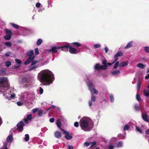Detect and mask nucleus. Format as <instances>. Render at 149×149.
<instances>
[{"label": "nucleus", "instance_id": "nucleus-1", "mask_svg": "<svg viewBox=\"0 0 149 149\" xmlns=\"http://www.w3.org/2000/svg\"><path fill=\"white\" fill-rule=\"evenodd\" d=\"M39 78L40 81L46 85L52 83L54 79L53 73L48 70L41 71L39 73Z\"/></svg>", "mask_w": 149, "mask_h": 149}, {"label": "nucleus", "instance_id": "nucleus-2", "mask_svg": "<svg viewBox=\"0 0 149 149\" xmlns=\"http://www.w3.org/2000/svg\"><path fill=\"white\" fill-rule=\"evenodd\" d=\"M91 122V120L88 118H85L81 120L80 125L82 129L85 131H90L91 127H89L88 125Z\"/></svg>", "mask_w": 149, "mask_h": 149}, {"label": "nucleus", "instance_id": "nucleus-3", "mask_svg": "<svg viewBox=\"0 0 149 149\" xmlns=\"http://www.w3.org/2000/svg\"><path fill=\"white\" fill-rule=\"evenodd\" d=\"M9 86L6 78L3 77H0V92L3 93L8 90Z\"/></svg>", "mask_w": 149, "mask_h": 149}, {"label": "nucleus", "instance_id": "nucleus-4", "mask_svg": "<svg viewBox=\"0 0 149 149\" xmlns=\"http://www.w3.org/2000/svg\"><path fill=\"white\" fill-rule=\"evenodd\" d=\"M102 64L103 65H101L99 63L96 64L94 66V69L98 71L100 70H105L108 67V65L111 66L112 64V63H107V60L105 58L102 61Z\"/></svg>", "mask_w": 149, "mask_h": 149}, {"label": "nucleus", "instance_id": "nucleus-5", "mask_svg": "<svg viewBox=\"0 0 149 149\" xmlns=\"http://www.w3.org/2000/svg\"><path fill=\"white\" fill-rule=\"evenodd\" d=\"M34 55V52L33 50H31L28 52L27 53V55L29 56V57L24 62V64L25 65H27L30 63L31 61L32 60H34L35 56Z\"/></svg>", "mask_w": 149, "mask_h": 149}, {"label": "nucleus", "instance_id": "nucleus-6", "mask_svg": "<svg viewBox=\"0 0 149 149\" xmlns=\"http://www.w3.org/2000/svg\"><path fill=\"white\" fill-rule=\"evenodd\" d=\"M25 125L22 121H21L17 125V130L19 132H22L23 130V126Z\"/></svg>", "mask_w": 149, "mask_h": 149}, {"label": "nucleus", "instance_id": "nucleus-7", "mask_svg": "<svg viewBox=\"0 0 149 149\" xmlns=\"http://www.w3.org/2000/svg\"><path fill=\"white\" fill-rule=\"evenodd\" d=\"M63 132V133L65 134V139L68 140H70L72 138V135H69V132H67L63 129H61Z\"/></svg>", "mask_w": 149, "mask_h": 149}, {"label": "nucleus", "instance_id": "nucleus-8", "mask_svg": "<svg viewBox=\"0 0 149 149\" xmlns=\"http://www.w3.org/2000/svg\"><path fill=\"white\" fill-rule=\"evenodd\" d=\"M123 55V53L122 51H120L117 53L114 56V58H115V59L112 63V64L114 63L116 61L118 60V57L121 56H122Z\"/></svg>", "mask_w": 149, "mask_h": 149}, {"label": "nucleus", "instance_id": "nucleus-9", "mask_svg": "<svg viewBox=\"0 0 149 149\" xmlns=\"http://www.w3.org/2000/svg\"><path fill=\"white\" fill-rule=\"evenodd\" d=\"M70 46L69 44H67L62 46H60L59 47H61L60 49L63 51H68L69 49L70 48Z\"/></svg>", "mask_w": 149, "mask_h": 149}, {"label": "nucleus", "instance_id": "nucleus-10", "mask_svg": "<svg viewBox=\"0 0 149 149\" xmlns=\"http://www.w3.org/2000/svg\"><path fill=\"white\" fill-rule=\"evenodd\" d=\"M96 100V97L94 95H93L92 94L91 97V100L89 101L88 102V104L89 106L91 107L92 104V102H94Z\"/></svg>", "mask_w": 149, "mask_h": 149}, {"label": "nucleus", "instance_id": "nucleus-11", "mask_svg": "<svg viewBox=\"0 0 149 149\" xmlns=\"http://www.w3.org/2000/svg\"><path fill=\"white\" fill-rule=\"evenodd\" d=\"M69 52L72 54H76L78 52H77V49L74 48L71 46H70L69 49Z\"/></svg>", "mask_w": 149, "mask_h": 149}, {"label": "nucleus", "instance_id": "nucleus-12", "mask_svg": "<svg viewBox=\"0 0 149 149\" xmlns=\"http://www.w3.org/2000/svg\"><path fill=\"white\" fill-rule=\"evenodd\" d=\"M59 47H52L51 49H49V51L50 52H52L53 53H55L57 52V50L59 49H60Z\"/></svg>", "mask_w": 149, "mask_h": 149}, {"label": "nucleus", "instance_id": "nucleus-13", "mask_svg": "<svg viewBox=\"0 0 149 149\" xmlns=\"http://www.w3.org/2000/svg\"><path fill=\"white\" fill-rule=\"evenodd\" d=\"M72 44L70 46L73 47L78 48L81 46L80 43L77 42H73L71 43Z\"/></svg>", "mask_w": 149, "mask_h": 149}, {"label": "nucleus", "instance_id": "nucleus-14", "mask_svg": "<svg viewBox=\"0 0 149 149\" xmlns=\"http://www.w3.org/2000/svg\"><path fill=\"white\" fill-rule=\"evenodd\" d=\"M32 115L29 114L27 115L26 117L24 119V121L26 123H27L28 120H30L32 118Z\"/></svg>", "mask_w": 149, "mask_h": 149}, {"label": "nucleus", "instance_id": "nucleus-15", "mask_svg": "<svg viewBox=\"0 0 149 149\" xmlns=\"http://www.w3.org/2000/svg\"><path fill=\"white\" fill-rule=\"evenodd\" d=\"M54 135L55 137L57 139H60L62 136L61 133L58 131H56L55 132Z\"/></svg>", "mask_w": 149, "mask_h": 149}, {"label": "nucleus", "instance_id": "nucleus-16", "mask_svg": "<svg viewBox=\"0 0 149 149\" xmlns=\"http://www.w3.org/2000/svg\"><path fill=\"white\" fill-rule=\"evenodd\" d=\"M128 64V62L126 61L122 62L120 63L119 65V67H123L127 66Z\"/></svg>", "mask_w": 149, "mask_h": 149}, {"label": "nucleus", "instance_id": "nucleus-17", "mask_svg": "<svg viewBox=\"0 0 149 149\" xmlns=\"http://www.w3.org/2000/svg\"><path fill=\"white\" fill-rule=\"evenodd\" d=\"M142 119L145 121L147 122H149V120H148V115L147 114H142Z\"/></svg>", "mask_w": 149, "mask_h": 149}, {"label": "nucleus", "instance_id": "nucleus-18", "mask_svg": "<svg viewBox=\"0 0 149 149\" xmlns=\"http://www.w3.org/2000/svg\"><path fill=\"white\" fill-rule=\"evenodd\" d=\"M39 67V65H35L31 66L29 67V71H31L32 70H34L38 68Z\"/></svg>", "mask_w": 149, "mask_h": 149}, {"label": "nucleus", "instance_id": "nucleus-19", "mask_svg": "<svg viewBox=\"0 0 149 149\" xmlns=\"http://www.w3.org/2000/svg\"><path fill=\"white\" fill-rule=\"evenodd\" d=\"M89 90L92 93L91 94H92L93 95V94H95L97 95L98 93V91L95 88H91Z\"/></svg>", "mask_w": 149, "mask_h": 149}, {"label": "nucleus", "instance_id": "nucleus-20", "mask_svg": "<svg viewBox=\"0 0 149 149\" xmlns=\"http://www.w3.org/2000/svg\"><path fill=\"white\" fill-rule=\"evenodd\" d=\"M133 42L132 41H131L128 42L127 45L125 47V49H127L131 47L133 45Z\"/></svg>", "mask_w": 149, "mask_h": 149}, {"label": "nucleus", "instance_id": "nucleus-21", "mask_svg": "<svg viewBox=\"0 0 149 149\" xmlns=\"http://www.w3.org/2000/svg\"><path fill=\"white\" fill-rule=\"evenodd\" d=\"M143 95L146 97L149 96V90L147 89H145L143 91Z\"/></svg>", "mask_w": 149, "mask_h": 149}, {"label": "nucleus", "instance_id": "nucleus-22", "mask_svg": "<svg viewBox=\"0 0 149 149\" xmlns=\"http://www.w3.org/2000/svg\"><path fill=\"white\" fill-rule=\"evenodd\" d=\"M13 137L12 136V135L10 134L9 136L7 138L6 141L7 143L8 142H11L13 141Z\"/></svg>", "mask_w": 149, "mask_h": 149}, {"label": "nucleus", "instance_id": "nucleus-23", "mask_svg": "<svg viewBox=\"0 0 149 149\" xmlns=\"http://www.w3.org/2000/svg\"><path fill=\"white\" fill-rule=\"evenodd\" d=\"M11 35H6L3 36V38L6 40H10L11 38Z\"/></svg>", "mask_w": 149, "mask_h": 149}, {"label": "nucleus", "instance_id": "nucleus-24", "mask_svg": "<svg viewBox=\"0 0 149 149\" xmlns=\"http://www.w3.org/2000/svg\"><path fill=\"white\" fill-rule=\"evenodd\" d=\"M137 67L141 69H144L145 67V65L142 63H139L137 65Z\"/></svg>", "mask_w": 149, "mask_h": 149}, {"label": "nucleus", "instance_id": "nucleus-25", "mask_svg": "<svg viewBox=\"0 0 149 149\" xmlns=\"http://www.w3.org/2000/svg\"><path fill=\"white\" fill-rule=\"evenodd\" d=\"M120 71L119 70H116L113 71L112 72L111 74L112 75H114L117 74H119L120 73Z\"/></svg>", "mask_w": 149, "mask_h": 149}, {"label": "nucleus", "instance_id": "nucleus-26", "mask_svg": "<svg viewBox=\"0 0 149 149\" xmlns=\"http://www.w3.org/2000/svg\"><path fill=\"white\" fill-rule=\"evenodd\" d=\"M31 63V66H32L38 63V61H34V60H32L31 61L30 63Z\"/></svg>", "mask_w": 149, "mask_h": 149}, {"label": "nucleus", "instance_id": "nucleus-27", "mask_svg": "<svg viewBox=\"0 0 149 149\" xmlns=\"http://www.w3.org/2000/svg\"><path fill=\"white\" fill-rule=\"evenodd\" d=\"M136 129V131L139 132L140 134H142L143 132L142 131V130L141 128H139V127L137 126H136L135 127Z\"/></svg>", "mask_w": 149, "mask_h": 149}, {"label": "nucleus", "instance_id": "nucleus-28", "mask_svg": "<svg viewBox=\"0 0 149 149\" xmlns=\"http://www.w3.org/2000/svg\"><path fill=\"white\" fill-rule=\"evenodd\" d=\"M5 31L6 32V33L7 34L11 35V36L13 34L12 31L7 29H5Z\"/></svg>", "mask_w": 149, "mask_h": 149}, {"label": "nucleus", "instance_id": "nucleus-29", "mask_svg": "<svg viewBox=\"0 0 149 149\" xmlns=\"http://www.w3.org/2000/svg\"><path fill=\"white\" fill-rule=\"evenodd\" d=\"M43 110L41 109H39L38 110V116H42V113H43Z\"/></svg>", "mask_w": 149, "mask_h": 149}, {"label": "nucleus", "instance_id": "nucleus-30", "mask_svg": "<svg viewBox=\"0 0 149 149\" xmlns=\"http://www.w3.org/2000/svg\"><path fill=\"white\" fill-rule=\"evenodd\" d=\"M123 142L120 141L116 143V146L117 148H120L122 146Z\"/></svg>", "mask_w": 149, "mask_h": 149}, {"label": "nucleus", "instance_id": "nucleus-31", "mask_svg": "<svg viewBox=\"0 0 149 149\" xmlns=\"http://www.w3.org/2000/svg\"><path fill=\"white\" fill-rule=\"evenodd\" d=\"M119 61H116L115 63V64L113 67V69H116L117 68V67L119 66Z\"/></svg>", "mask_w": 149, "mask_h": 149}, {"label": "nucleus", "instance_id": "nucleus-32", "mask_svg": "<svg viewBox=\"0 0 149 149\" xmlns=\"http://www.w3.org/2000/svg\"><path fill=\"white\" fill-rule=\"evenodd\" d=\"M134 108L136 111H139V106L138 104H136L134 105Z\"/></svg>", "mask_w": 149, "mask_h": 149}, {"label": "nucleus", "instance_id": "nucleus-33", "mask_svg": "<svg viewBox=\"0 0 149 149\" xmlns=\"http://www.w3.org/2000/svg\"><path fill=\"white\" fill-rule=\"evenodd\" d=\"M90 144H91V146H90L91 148H92L96 144V141H95L92 142H90Z\"/></svg>", "mask_w": 149, "mask_h": 149}, {"label": "nucleus", "instance_id": "nucleus-34", "mask_svg": "<svg viewBox=\"0 0 149 149\" xmlns=\"http://www.w3.org/2000/svg\"><path fill=\"white\" fill-rule=\"evenodd\" d=\"M42 40L41 39H38V40H37V42H36V44L37 45H40L41 43L42 42Z\"/></svg>", "mask_w": 149, "mask_h": 149}, {"label": "nucleus", "instance_id": "nucleus-35", "mask_svg": "<svg viewBox=\"0 0 149 149\" xmlns=\"http://www.w3.org/2000/svg\"><path fill=\"white\" fill-rule=\"evenodd\" d=\"M11 65V63L9 61H7L5 63V66L7 67H8Z\"/></svg>", "mask_w": 149, "mask_h": 149}, {"label": "nucleus", "instance_id": "nucleus-36", "mask_svg": "<svg viewBox=\"0 0 149 149\" xmlns=\"http://www.w3.org/2000/svg\"><path fill=\"white\" fill-rule=\"evenodd\" d=\"M5 45L6 46L9 47H10L12 46L11 43L10 42H5Z\"/></svg>", "mask_w": 149, "mask_h": 149}, {"label": "nucleus", "instance_id": "nucleus-37", "mask_svg": "<svg viewBox=\"0 0 149 149\" xmlns=\"http://www.w3.org/2000/svg\"><path fill=\"white\" fill-rule=\"evenodd\" d=\"M25 141H28L29 140V135L28 134H26L25 135L24 138Z\"/></svg>", "mask_w": 149, "mask_h": 149}, {"label": "nucleus", "instance_id": "nucleus-38", "mask_svg": "<svg viewBox=\"0 0 149 149\" xmlns=\"http://www.w3.org/2000/svg\"><path fill=\"white\" fill-rule=\"evenodd\" d=\"M56 125L57 127L60 128L61 127V123L59 120H57L56 122Z\"/></svg>", "mask_w": 149, "mask_h": 149}, {"label": "nucleus", "instance_id": "nucleus-39", "mask_svg": "<svg viewBox=\"0 0 149 149\" xmlns=\"http://www.w3.org/2000/svg\"><path fill=\"white\" fill-rule=\"evenodd\" d=\"M143 49L147 53H149V47H144Z\"/></svg>", "mask_w": 149, "mask_h": 149}, {"label": "nucleus", "instance_id": "nucleus-40", "mask_svg": "<svg viewBox=\"0 0 149 149\" xmlns=\"http://www.w3.org/2000/svg\"><path fill=\"white\" fill-rule=\"evenodd\" d=\"M8 143H5L3 145L2 147V148H0V149H8L7 148Z\"/></svg>", "mask_w": 149, "mask_h": 149}, {"label": "nucleus", "instance_id": "nucleus-41", "mask_svg": "<svg viewBox=\"0 0 149 149\" xmlns=\"http://www.w3.org/2000/svg\"><path fill=\"white\" fill-rule=\"evenodd\" d=\"M11 25L13 27H14V28H15L16 29H18L19 28V26L17 25H16V24H15L14 23H12L11 24Z\"/></svg>", "mask_w": 149, "mask_h": 149}, {"label": "nucleus", "instance_id": "nucleus-42", "mask_svg": "<svg viewBox=\"0 0 149 149\" xmlns=\"http://www.w3.org/2000/svg\"><path fill=\"white\" fill-rule=\"evenodd\" d=\"M35 53L36 55H38L39 54L38 49V48H36L35 49Z\"/></svg>", "mask_w": 149, "mask_h": 149}, {"label": "nucleus", "instance_id": "nucleus-43", "mask_svg": "<svg viewBox=\"0 0 149 149\" xmlns=\"http://www.w3.org/2000/svg\"><path fill=\"white\" fill-rule=\"evenodd\" d=\"M94 47L95 48H100V45L99 43L95 44L94 45Z\"/></svg>", "mask_w": 149, "mask_h": 149}, {"label": "nucleus", "instance_id": "nucleus-44", "mask_svg": "<svg viewBox=\"0 0 149 149\" xmlns=\"http://www.w3.org/2000/svg\"><path fill=\"white\" fill-rule=\"evenodd\" d=\"M15 61L16 63H17L18 64L20 65L22 63V62L20 59H15Z\"/></svg>", "mask_w": 149, "mask_h": 149}, {"label": "nucleus", "instance_id": "nucleus-45", "mask_svg": "<svg viewBox=\"0 0 149 149\" xmlns=\"http://www.w3.org/2000/svg\"><path fill=\"white\" fill-rule=\"evenodd\" d=\"M129 129V126L127 125H125L123 129L124 130H128Z\"/></svg>", "mask_w": 149, "mask_h": 149}, {"label": "nucleus", "instance_id": "nucleus-46", "mask_svg": "<svg viewBox=\"0 0 149 149\" xmlns=\"http://www.w3.org/2000/svg\"><path fill=\"white\" fill-rule=\"evenodd\" d=\"M141 83L140 82H138L137 83V88L138 90H139L140 88Z\"/></svg>", "mask_w": 149, "mask_h": 149}, {"label": "nucleus", "instance_id": "nucleus-47", "mask_svg": "<svg viewBox=\"0 0 149 149\" xmlns=\"http://www.w3.org/2000/svg\"><path fill=\"white\" fill-rule=\"evenodd\" d=\"M136 99L138 101H139L141 100V98L140 95L138 94L136 95Z\"/></svg>", "mask_w": 149, "mask_h": 149}, {"label": "nucleus", "instance_id": "nucleus-48", "mask_svg": "<svg viewBox=\"0 0 149 149\" xmlns=\"http://www.w3.org/2000/svg\"><path fill=\"white\" fill-rule=\"evenodd\" d=\"M110 101L111 102H113L114 100L112 94H111L109 95Z\"/></svg>", "mask_w": 149, "mask_h": 149}, {"label": "nucleus", "instance_id": "nucleus-49", "mask_svg": "<svg viewBox=\"0 0 149 149\" xmlns=\"http://www.w3.org/2000/svg\"><path fill=\"white\" fill-rule=\"evenodd\" d=\"M93 83L92 82L89 83L88 84V87L89 88H91L93 87Z\"/></svg>", "mask_w": 149, "mask_h": 149}, {"label": "nucleus", "instance_id": "nucleus-50", "mask_svg": "<svg viewBox=\"0 0 149 149\" xmlns=\"http://www.w3.org/2000/svg\"><path fill=\"white\" fill-rule=\"evenodd\" d=\"M17 104L18 106H21L22 105L23 103L20 101H18L17 102Z\"/></svg>", "mask_w": 149, "mask_h": 149}, {"label": "nucleus", "instance_id": "nucleus-51", "mask_svg": "<svg viewBox=\"0 0 149 149\" xmlns=\"http://www.w3.org/2000/svg\"><path fill=\"white\" fill-rule=\"evenodd\" d=\"M39 88V92H40V94H41L43 93V89L41 87H40Z\"/></svg>", "mask_w": 149, "mask_h": 149}, {"label": "nucleus", "instance_id": "nucleus-52", "mask_svg": "<svg viewBox=\"0 0 149 149\" xmlns=\"http://www.w3.org/2000/svg\"><path fill=\"white\" fill-rule=\"evenodd\" d=\"M15 96V94L14 93L11 95L9 97V99L10 100L12 98H14Z\"/></svg>", "mask_w": 149, "mask_h": 149}, {"label": "nucleus", "instance_id": "nucleus-53", "mask_svg": "<svg viewBox=\"0 0 149 149\" xmlns=\"http://www.w3.org/2000/svg\"><path fill=\"white\" fill-rule=\"evenodd\" d=\"M74 126L77 127H78L79 126V124L77 122H76L74 124Z\"/></svg>", "mask_w": 149, "mask_h": 149}, {"label": "nucleus", "instance_id": "nucleus-54", "mask_svg": "<svg viewBox=\"0 0 149 149\" xmlns=\"http://www.w3.org/2000/svg\"><path fill=\"white\" fill-rule=\"evenodd\" d=\"M114 146L112 145H110L108 146V149H113Z\"/></svg>", "mask_w": 149, "mask_h": 149}, {"label": "nucleus", "instance_id": "nucleus-55", "mask_svg": "<svg viewBox=\"0 0 149 149\" xmlns=\"http://www.w3.org/2000/svg\"><path fill=\"white\" fill-rule=\"evenodd\" d=\"M38 110V108H36L34 109H33L32 110V112L33 113H35Z\"/></svg>", "mask_w": 149, "mask_h": 149}, {"label": "nucleus", "instance_id": "nucleus-56", "mask_svg": "<svg viewBox=\"0 0 149 149\" xmlns=\"http://www.w3.org/2000/svg\"><path fill=\"white\" fill-rule=\"evenodd\" d=\"M90 142L89 143H88L86 142L84 143V145L86 146H88L90 145Z\"/></svg>", "mask_w": 149, "mask_h": 149}, {"label": "nucleus", "instance_id": "nucleus-57", "mask_svg": "<svg viewBox=\"0 0 149 149\" xmlns=\"http://www.w3.org/2000/svg\"><path fill=\"white\" fill-rule=\"evenodd\" d=\"M41 5V4L39 2L37 3L36 4V6L37 7H39Z\"/></svg>", "mask_w": 149, "mask_h": 149}, {"label": "nucleus", "instance_id": "nucleus-58", "mask_svg": "<svg viewBox=\"0 0 149 149\" xmlns=\"http://www.w3.org/2000/svg\"><path fill=\"white\" fill-rule=\"evenodd\" d=\"M68 148L69 149H73V146L70 145H68Z\"/></svg>", "mask_w": 149, "mask_h": 149}, {"label": "nucleus", "instance_id": "nucleus-59", "mask_svg": "<svg viewBox=\"0 0 149 149\" xmlns=\"http://www.w3.org/2000/svg\"><path fill=\"white\" fill-rule=\"evenodd\" d=\"M54 118H51L50 119H49V121L51 122V123H53L54 122Z\"/></svg>", "mask_w": 149, "mask_h": 149}, {"label": "nucleus", "instance_id": "nucleus-60", "mask_svg": "<svg viewBox=\"0 0 149 149\" xmlns=\"http://www.w3.org/2000/svg\"><path fill=\"white\" fill-rule=\"evenodd\" d=\"M27 80L26 79L24 78L23 79L22 81L24 83H26L27 82Z\"/></svg>", "mask_w": 149, "mask_h": 149}, {"label": "nucleus", "instance_id": "nucleus-61", "mask_svg": "<svg viewBox=\"0 0 149 149\" xmlns=\"http://www.w3.org/2000/svg\"><path fill=\"white\" fill-rule=\"evenodd\" d=\"M11 54L10 52H7V53H6L5 55V56L7 57H8L9 56V55L10 54Z\"/></svg>", "mask_w": 149, "mask_h": 149}, {"label": "nucleus", "instance_id": "nucleus-62", "mask_svg": "<svg viewBox=\"0 0 149 149\" xmlns=\"http://www.w3.org/2000/svg\"><path fill=\"white\" fill-rule=\"evenodd\" d=\"M145 132L146 135L148 134H149V129L148 130H146L145 131ZM146 136H147V135H146Z\"/></svg>", "mask_w": 149, "mask_h": 149}, {"label": "nucleus", "instance_id": "nucleus-63", "mask_svg": "<svg viewBox=\"0 0 149 149\" xmlns=\"http://www.w3.org/2000/svg\"><path fill=\"white\" fill-rule=\"evenodd\" d=\"M146 79H148L149 78V74H147L145 77Z\"/></svg>", "mask_w": 149, "mask_h": 149}, {"label": "nucleus", "instance_id": "nucleus-64", "mask_svg": "<svg viewBox=\"0 0 149 149\" xmlns=\"http://www.w3.org/2000/svg\"><path fill=\"white\" fill-rule=\"evenodd\" d=\"M104 49H105V52L106 53H107L108 52V51L109 50L108 48L106 47H105V48H104Z\"/></svg>", "mask_w": 149, "mask_h": 149}]
</instances>
